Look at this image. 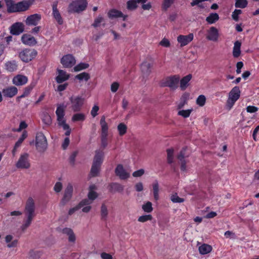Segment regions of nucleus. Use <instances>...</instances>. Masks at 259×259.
I'll return each instance as SVG.
<instances>
[{"instance_id":"nucleus-1","label":"nucleus","mask_w":259,"mask_h":259,"mask_svg":"<svg viewBox=\"0 0 259 259\" xmlns=\"http://www.w3.org/2000/svg\"><path fill=\"white\" fill-rule=\"evenodd\" d=\"M9 13H22L29 10L34 0H23L15 3L13 0H4Z\"/></svg>"},{"instance_id":"nucleus-2","label":"nucleus","mask_w":259,"mask_h":259,"mask_svg":"<svg viewBox=\"0 0 259 259\" xmlns=\"http://www.w3.org/2000/svg\"><path fill=\"white\" fill-rule=\"evenodd\" d=\"M88 3L87 0H74L68 6L67 11L69 13H80L87 9Z\"/></svg>"},{"instance_id":"nucleus-3","label":"nucleus","mask_w":259,"mask_h":259,"mask_svg":"<svg viewBox=\"0 0 259 259\" xmlns=\"http://www.w3.org/2000/svg\"><path fill=\"white\" fill-rule=\"evenodd\" d=\"M103 154L102 151H96V155L94 157L90 172L91 175L93 177L97 176L100 171L101 165L103 161Z\"/></svg>"},{"instance_id":"nucleus-4","label":"nucleus","mask_w":259,"mask_h":259,"mask_svg":"<svg viewBox=\"0 0 259 259\" xmlns=\"http://www.w3.org/2000/svg\"><path fill=\"white\" fill-rule=\"evenodd\" d=\"M37 55V52L34 49H25L19 53V57L22 61L28 62L34 59Z\"/></svg>"},{"instance_id":"nucleus-5","label":"nucleus","mask_w":259,"mask_h":259,"mask_svg":"<svg viewBox=\"0 0 259 259\" xmlns=\"http://www.w3.org/2000/svg\"><path fill=\"white\" fill-rule=\"evenodd\" d=\"M35 146L37 150L40 152H44L47 149V139L45 135L41 132L36 134Z\"/></svg>"},{"instance_id":"nucleus-6","label":"nucleus","mask_w":259,"mask_h":259,"mask_svg":"<svg viewBox=\"0 0 259 259\" xmlns=\"http://www.w3.org/2000/svg\"><path fill=\"white\" fill-rule=\"evenodd\" d=\"M180 76L179 75H174L165 78L163 82L164 87H168L172 89H176L178 87Z\"/></svg>"},{"instance_id":"nucleus-7","label":"nucleus","mask_w":259,"mask_h":259,"mask_svg":"<svg viewBox=\"0 0 259 259\" xmlns=\"http://www.w3.org/2000/svg\"><path fill=\"white\" fill-rule=\"evenodd\" d=\"M16 166L18 168L28 169L30 167L29 160V154L24 153L21 154L16 164Z\"/></svg>"},{"instance_id":"nucleus-8","label":"nucleus","mask_w":259,"mask_h":259,"mask_svg":"<svg viewBox=\"0 0 259 259\" xmlns=\"http://www.w3.org/2000/svg\"><path fill=\"white\" fill-rule=\"evenodd\" d=\"M35 204L33 199L31 197L28 198L27 199L25 210L24 213L27 217H34L35 214Z\"/></svg>"},{"instance_id":"nucleus-9","label":"nucleus","mask_w":259,"mask_h":259,"mask_svg":"<svg viewBox=\"0 0 259 259\" xmlns=\"http://www.w3.org/2000/svg\"><path fill=\"white\" fill-rule=\"evenodd\" d=\"M84 99L81 97L75 98L71 97L70 101L71 103V108L74 112L80 111L84 103Z\"/></svg>"},{"instance_id":"nucleus-10","label":"nucleus","mask_w":259,"mask_h":259,"mask_svg":"<svg viewBox=\"0 0 259 259\" xmlns=\"http://www.w3.org/2000/svg\"><path fill=\"white\" fill-rule=\"evenodd\" d=\"M61 63L65 68H71L76 63V60L72 55H65L61 59Z\"/></svg>"},{"instance_id":"nucleus-11","label":"nucleus","mask_w":259,"mask_h":259,"mask_svg":"<svg viewBox=\"0 0 259 259\" xmlns=\"http://www.w3.org/2000/svg\"><path fill=\"white\" fill-rule=\"evenodd\" d=\"M73 190V187L71 185L69 184L67 185L65 190L63 197L60 201V204L62 205H65L70 201L72 196Z\"/></svg>"},{"instance_id":"nucleus-12","label":"nucleus","mask_w":259,"mask_h":259,"mask_svg":"<svg viewBox=\"0 0 259 259\" xmlns=\"http://www.w3.org/2000/svg\"><path fill=\"white\" fill-rule=\"evenodd\" d=\"M193 33H189L187 35H180L177 38V40L182 47L190 43L193 39Z\"/></svg>"},{"instance_id":"nucleus-13","label":"nucleus","mask_w":259,"mask_h":259,"mask_svg":"<svg viewBox=\"0 0 259 259\" xmlns=\"http://www.w3.org/2000/svg\"><path fill=\"white\" fill-rule=\"evenodd\" d=\"M2 93L4 97L11 98L17 95L18 89L15 86H10L4 88L2 90Z\"/></svg>"},{"instance_id":"nucleus-14","label":"nucleus","mask_w":259,"mask_h":259,"mask_svg":"<svg viewBox=\"0 0 259 259\" xmlns=\"http://www.w3.org/2000/svg\"><path fill=\"white\" fill-rule=\"evenodd\" d=\"M41 19V15L35 14L31 15L26 18L25 22L28 25L36 26Z\"/></svg>"},{"instance_id":"nucleus-15","label":"nucleus","mask_w":259,"mask_h":259,"mask_svg":"<svg viewBox=\"0 0 259 259\" xmlns=\"http://www.w3.org/2000/svg\"><path fill=\"white\" fill-rule=\"evenodd\" d=\"M115 172L116 175L122 180H125L130 177V174L125 171L121 164H118L117 165L115 169Z\"/></svg>"},{"instance_id":"nucleus-16","label":"nucleus","mask_w":259,"mask_h":259,"mask_svg":"<svg viewBox=\"0 0 259 259\" xmlns=\"http://www.w3.org/2000/svg\"><path fill=\"white\" fill-rule=\"evenodd\" d=\"M208 34L206 36V38L208 40L216 41L218 40L219 34L217 28L212 26L209 30H207Z\"/></svg>"},{"instance_id":"nucleus-17","label":"nucleus","mask_w":259,"mask_h":259,"mask_svg":"<svg viewBox=\"0 0 259 259\" xmlns=\"http://www.w3.org/2000/svg\"><path fill=\"white\" fill-rule=\"evenodd\" d=\"M24 27L22 23H15L11 26L10 32L13 35H19L24 31Z\"/></svg>"},{"instance_id":"nucleus-18","label":"nucleus","mask_w":259,"mask_h":259,"mask_svg":"<svg viewBox=\"0 0 259 259\" xmlns=\"http://www.w3.org/2000/svg\"><path fill=\"white\" fill-rule=\"evenodd\" d=\"M58 2H54L52 5L53 8V15L58 23L61 25L63 23V19L61 16V14L57 9Z\"/></svg>"},{"instance_id":"nucleus-19","label":"nucleus","mask_w":259,"mask_h":259,"mask_svg":"<svg viewBox=\"0 0 259 259\" xmlns=\"http://www.w3.org/2000/svg\"><path fill=\"white\" fill-rule=\"evenodd\" d=\"M27 77L21 74H18L13 78V83L17 86L23 85L27 83Z\"/></svg>"},{"instance_id":"nucleus-20","label":"nucleus","mask_w":259,"mask_h":259,"mask_svg":"<svg viewBox=\"0 0 259 259\" xmlns=\"http://www.w3.org/2000/svg\"><path fill=\"white\" fill-rule=\"evenodd\" d=\"M21 40L23 44L29 46L35 45L37 42L33 36L28 34H23L22 36Z\"/></svg>"},{"instance_id":"nucleus-21","label":"nucleus","mask_w":259,"mask_h":259,"mask_svg":"<svg viewBox=\"0 0 259 259\" xmlns=\"http://www.w3.org/2000/svg\"><path fill=\"white\" fill-rule=\"evenodd\" d=\"M108 16L109 18L111 19L123 17V20L124 21L126 20L127 17V16L123 15V13L121 11L114 9H111L108 12Z\"/></svg>"},{"instance_id":"nucleus-22","label":"nucleus","mask_w":259,"mask_h":259,"mask_svg":"<svg viewBox=\"0 0 259 259\" xmlns=\"http://www.w3.org/2000/svg\"><path fill=\"white\" fill-rule=\"evenodd\" d=\"M58 72L59 75L56 78V81L58 83H61L69 79L70 75L67 74L65 71L58 69Z\"/></svg>"},{"instance_id":"nucleus-23","label":"nucleus","mask_w":259,"mask_h":259,"mask_svg":"<svg viewBox=\"0 0 259 259\" xmlns=\"http://www.w3.org/2000/svg\"><path fill=\"white\" fill-rule=\"evenodd\" d=\"M192 75L191 74L183 77L181 80L180 79V88L182 91L186 89L188 85V83L192 79Z\"/></svg>"},{"instance_id":"nucleus-24","label":"nucleus","mask_w":259,"mask_h":259,"mask_svg":"<svg viewBox=\"0 0 259 259\" xmlns=\"http://www.w3.org/2000/svg\"><path fill=\"white\" fill-rule=\"evenodd\" d=\"M65 107L62 105H59L57 107V110L56 111V114L57 116V121H62L63 120H65L64 116H65Z\"/></svg>"},{"instance_id":"nucleus-25","label":"nucleus","mask_w":259,"mask_h":259,"mask_svg":"<svg viewBox=\"0 0 259 259\" xmlns=\"http://www.w3.org/2000/svg\"><path fill=\"white\" fill-rule=\"evenodd\" d=\"M5 69L9 72H14L17 70L18 65L16 61H9L5 64Z\"/></svg>"},{"instance_id":"nucleus-26","label":"nucleus","mask_w":259,"mask_h":259,"mask_svg":"<svg viewBox=\"0 0 259 259\" xmlns=\"http://www.w3.org/2000/svg\"><path fill=\"white\" fill-rule=\"evenodd\" d=\"M240 96V91L238 87H234L229 93V97L237 101Z\"/></svg>"},{"instance_id":"nucleus-27","label":"nucleus","mask_w":259,"mask_h":259,"mask_svg":"<svg viewBox=\"0 0 259 259\" xmlns=\"http://www.w3.org/2000/svg\"><path fill=\"white\" fill-rule=\"evenodd\" d=\"M97 189V187L93 184L89 187V192L88 195V198L93 201L98 197V194L94 190Z\"/></svg>"},{"instance_id":"nucleus-28","label":"nucleus","mask_w":259,"mask_h":259,"mask_svg":"<svg viewBox=\"0 0 259 259\" xmlns=\"http://www.w3.org/2000/svg\"><path fill=\"white\" fill-rule=\"evenodd\" d=\"M100 125L101 126V135H108V126L105 120V117L103 116L100 120Z\"/></svg>"},{"instance_id":"nucleus-29","label":"nucleus","mask_w":259,"mask_h":259,"mask_svg":"<svg viewBox=\"0 0 259 259\" xmlns=\"http://www.w3.org/2000/svg\"><path fill=\"white\" fill-rule=\"evenodd\" d=\"M62 233L68 236L69 242H74L76 237L73 230L69 228H65L62 230Z\"/></svg>"},{"instance_id":"nucleus-30","label":"nucleus","mask_w":259,"mask_h":259,"mask_svg":"<svg viewBox=\"0 0 259 259\" xmlns=\"http://www.w3.org/2000/svg\"><path fill=\"white\" fill-rule=\"evenodd\" d=\"M13 238V236L11 235H7L5 237L6 242L8 243L7 246L9 248L15 247L18 244V240L17 239L12 241Z\"/></svg>"},{"instance_id":"nucleus-31","label":"nucleus","mask_w":259,"mask_h":259,"mask_svg":"<svg viewBox=\"0 0 259 259\" xmlns=\"http://www.w3.org/2000/svg\"><path fill=\"white\" fill-rule=\"evenodd\" d=\"M212 249L211 245L205 243L199 247V251L201 254H206L209 253Z\"/></svg>"},{"instance_id":"nucleus-32","label":"nucleus","mask_w":259,"mask_h":259,"mask_svg":"<svg viewBox=\"0 0 259 259\" xmlns=\"http://www.w3.org/2000/svg\"><path fill=\"white\" fill-rule=\"evenodd\" d=\"M241 43L239 41H236L234 44V46L233 50V55L234 58H238L241 54Z\"/></svg>"},{"instance_id":"nucleus-33","label":"nucleus","mask_w":259,"mask_h":259,"mask_svg":"<svg viewBox=\"0 0 259 259\" xmlns=\"http://www.w3.org/2000/svg\"><path fill=\"white\" fill-rule=\"evenodd\" d=\"M219 19V15L217 13H211L206 19V21L209 24L215 23Z\"/></svg>"},{"instance_id":"nucleus-34","label":"nucleus","mask_w":259,"mask_h":259,"mask_svg":"<svg viewBox=\"0 0 259 259\" xmlns=\"http://www.w3.org/2000/svg\"><path fill=\"white\" fill-rule=\"evenodd\" d=\"M58 124L63 128L64 130L66 131L65 135L69 136L71 133V129L69 127V125L66 123V120H63L62 121H58Z\"/></svg>"},{"instance_id":"nucleus-35","label":"nucleus","mask_w":259,"mask_h":259,"mask_svg":"<svg viewBox=\"0 0 259 259\" xmlns=\"http://www.w3.org/2000/svg\"><path fill=\"white\" fill-rule=\"evenodd\" d=\"M153 195L154 199L157 200L159 199V185L157 181H155L152 184Z\"/></svg>"},{"instance_id":"nucleus-36","label":"nucleus","mask_w":259,"mask_h":259,"mask_svg":"<svg viewBox=\"0 0 259 259\" xmlns=\"http://www.w3.org/2000/svg\"><path fill=\"white\" fill-rule=\"evenodd\" d=\"M75 78L80 81L84 80L85 81H87L90 78V75L88 73L82 72L76 75L75 76Z\"/></svg>"},{"instance_id":"nucleus-37","label":"nucleus","mask_w":259,"mask_h":259,"mask_svg":"<svg viewBox=\"0 0 259 259\" xmlns=\"http://www.w3.org/2000/svg\"><path fill=\"white\" fill-rule=\"evenodd\" d=\"M108 212L107 207L105 204H102L101 207V219L104 221H106L107 217L108 215Z\"/></svg>"},{"instance_id":"nucleus-38","label":"nucleus","mask_w":259,"mask_h":259,"mask_svg":"<svg viewBox=\"0 0 259 259\" xmlns=\"http://www.w3.org/2000/svg\"><path fill=\"white\" fill-rule=\"evenodd\" d=\"M85 119V116L83 113H76L72 117V120L74 122L79 121H84Z\"/></svg>"},{"instance_id":"nucleus-39","label":"nucleus","mask_w":259,"mask_h":259,"mask_svg":"<svg viewBox=\"0 0 259 259\" xmlns=\"http://www.w3.org/2000/svg\"><path fill=\"white\" fill-rule=\"evenodd\" d=\"M89 64L86 63H80L78 64V65L74 66L73 68L74 71L77 72L81 71L83 69H87L89 68Z\"/></svg>"},{"instance_id":"nucleus-40","label":"nucleus","mask_w":259,"mask_h":259,"mask_svg":"<svg viewBox=\"0 0 259 259\" xmlns=\"http://www.w3.org/2000/svg\"><path fill=\"white\" fill-rule=\"evenodd\" d=\"M189 94L185 93L181 97V102L178 105V108L181 109L184 107L185 104H187V100L189 97Z\"/></svg>"},{"instance_id":"nucleus-41","label":"nucleus","mask_w":259,"mask_h":259,"mask_svg":"<svg viewBox=\"0 0 259 259\" xmlns=\"http://www.w3.org/2000/svg\"><path fill=\"white\" fill-rule=\"evenodd\" d=\"M247 0H236L235 6L236 8L243 9L247 7Z\"/></svg>"},{"instance_id":"nucleus-42","label":"nucleus","mask_w":259,"mask_h":259,"mask_svg":"<svg viewBox=\"0 0 259 259\" xmlns=\"http://www.w3.org/2000/svg\"><path fill=\"white\" fill-rule=\"evenodd\" d=\"M174 149L172 148L167 149V162L169 164L172 163L174 159Z\"/></svg>"},{"instance_id":"nucleus-43","label":"nucleus","mask_w":259,"mask_h":259,"mask_svg":"<svg viewBox=\"0 0 259 259\" xmlns=\"http://www.w3.org/2000/svg\"><path fill=\"white\" fill-rule=\"evenodd\" d=\"M137 2L136 0H130L127 2V9L129 10H135L138 6L137 5Z\"/></svg>"},{"instance_id":"nucleus-44","label":"nucleus","mask_w":259,"mask_h":259,"mask_svg":"<svg viewBox=\"0 0 259 259\" xmlns=\"http://www.w3.org/2000/svg\"><path fill=\"white\" fill-rule=\"evenodd\" d=\"M43 122L46 125H49L52 123L51 116L47 113H44L42 118Z\"/></svg>"},{"instance_id":"nucleus-45","label":"nucleus","mask_w":259,"mask_h":259,"mask_svg":"<svg viewBox=\"0 0 259 259\" xmlns=\"http://www.w3.org/2000/svg\"><path fill=\"white\" fill-rule=\"evenodd\" d=\"M142 209L145 212L147 213L151 212L153 210L152 203L150 201H148L146 203L143 205Z\"/></svg>"},{"instance_id":"nucleus-46","label":"nucleus","mask_w":259,"mask_h":259,"mask_svg":"<svg viewBox=\"0 0 259 259\" xmlns=\"http://www.w3.org/2000/svg\"><path fill=\"white\" fill-rule=\"evenodd\" d=\"M117 127L120 136H123L126 133L127 127L124 123H121L119 124Z\"/></svg>"},{"instance_id":"nucleus-47","label":"nucleus","mask_w":259,"mask_h":259,"mask_svg":"<svg viewBox=\"0 0 259 259\" xmlns=\"http://www.w3.org/2000/svg\"><path fill=\"white\" fill-rule=\"evenodd\" d=\"M170 199L174 203H181L184 201V199L179 197L176 193L171 196Z\"/></svg>"},{"instance_id":"nucleus-48","label":"nucleus","mask_w":259,"mask_h":259,"mask_svg":"<svg viewBox=\"0 0 259 259\" xmlns=\"http://www.w3.org/2000/svg\"><path fill=\"white\" fill-rule=\"evenodd\" d=\"M33 219V217H27V220L24 222V224L22 225L21 228L23 231L26 229L31 224V222Z\"/></svg>"},{"instance_id":"nucleus-49","label":"nucleus","mask_w":259,"mask_h":259,"mask_svg":"<svg viewBox=\"0 0 259 259\" xmlns=\"http://www.w3.org/2000/svg\"><path fill=\"white\" fill-rule=\"evenodd\" d=\"M192 110H182L178 112V115H181L184 118H187L189 117Z\"/></svg>"},{"instance_id":"nucleus-50","label":"nucleus","mask_w":259,"mask_h":259,"mask_svg":"<svg viewBox=\"0 0 259 259\" xmlns=\"http://www.w3.org/2000/svg\"><path fill=\"white\" fill-rule=\"evenodd\" d=\"M206 102V98L204 95H200L197 99L196 103L200 106L204 105Z\"/></svg>"},{"instance_id":"nucleus-51","label":"nucleus","mask_w":259,"mask_h":259,"mask_svg":"<svg viewBox=\"0 0 259 259\" xmlns=\"http://www.w3.org/2000/svg\"><path fill=\"white\" fill-rule=\"evenodd\" d=\"M152 219V217L151 214L144 215L140 217L138 219V221L144 223L147 221H151Z\"/></svg>"},{"instance_id":"nucleus-52","label":"nucleus","mask_w":259,"mask_h":259,"mask_svg":"<svg viewBox=\"0 0 259 259\" xmlns=\"http://www.w3.org/2000/svg\"><path fill=\"white\" fill-rule=\"evenodd\" d=\"M241 13L242 11L241 10L235 9L232 15L233 19L235 21H238L239 20V15Z\"/></svg>"},{"instance_id":"nucleus-53","label":"nucleus","mask_w":259,"mask_h":259,"mask_svg":"<svg viewBox=\"0 0 259 259\" xmlns=\"http://www.w3.org/2000/svg\"><path fill=\"white\" fill-rule=\"evenodd\" d=\"M236 101L233 99L228 98L226 103V109L230 110Z\"/></svg>"},{"instance_id":"nucleus-54","label":"nucleus","mask_w":259,"mask_h":259,"mask_svg":"<svg viewBox=\"0 0 259 259\" xmlns=\"http://www.w3.org/2000/svg\"><path fill=\"white\" fill-rule=\"evenodd\" d=\"M175 1V0H164L162 5L163 9L164 10H166L169 7H170Z\"/></svg>"},{"instance_id":"nucleus-55","label":"nucleus","mask_w":259,"mask_h":259,"mask_svg":"<svg viewBox=\"0 0 259 259\" xmlns=\"http://www.w3.org/2000/svg\"><path fill=\"white\" fill-rule=\"evenodd\" d=\"M92 203V201L90 200L89 198L88 199H84L82 200H81L78 205L80 206V208H81L84 205H87L91 204Z\"/></svg>"},{"instance_id":"nucleus-56","label":"nucleus","mask_w":259,"mask_h":259,"mask_svg":"<svg viewBox=\"0 0 259 259\" xmlns=\"http://www.w3.org/2000/svg\"><path fill=\"white\" fill-rule=\"evenodd\" d=\"M103 21V18L102 17L99 16L95 19L92 26L94 27H97L100 25V23Z\"/></svg>"},{"instance_id":"nucleus-57","label":"nucleus","mask_w":259,"mask_h":259,"mask_svg":"<svg viewBox=\"0 0 259 259\" xmlns=\"http://www.w3.org/2000/svg\"><path fill=\"white\" fill-rule=\"evenodd\" d=\"M77 153H78L77 151L73 152L69 157L70 163L72 165L74 164L75 158L77 155Z\"/></svg>"},{"instance_id":"nucleus-58","label":"nucleus","mask_w":259,"mask_h":259,"mask_svg":"<svg viewBox=\"0 0 259 259\" xmlns=\"http://www.w3.org/2000/svg\"><path fill=\"white\" fill-rule=\"evenodd\" d=\"M99 107L97 105H95L93 107V108L91 110V113L93 117H96L98 115L97 112L99 111Z\"/></svg>"},{"instance_id":"nucleus-59","label":"nucleus","mask_w":259,"mask_h":259,"mask_svg":"<svg viewBox=\"0 0 259 259\" xmlns=\"http://www.w3.org/2000/svg\"><path fill=\"white\" fill-rule=\"evenodd\" d=\"M27 127V124L25 121H21L20 123L19 127L15 131L17 132H21L22 130L25 129Z\"/></svg>"},{"instance_id":"nucleus-60","label":"nucleus","mask_w":259,"mask_h":259,"mask_svg":"<svg viewBox=\"0 0 259 259\" xmlns=\"http://www.w3.org/2000/svg\"><path fill=\"white\" fill-rule=\"evenodd\" d=\"M186 150V148H183L182 150L180 151L179 154L178 156V158L180 161H182L183 160H184L185 158V151Z\"/></svg>"},{"instance_id":"nucleus-61","label":"nucleus","mask_w":259,"mask_h":259,"mask_svg":"<svg viewBox=\"0 0 259 259\" xmlns=\"http://www.w3.org/2000/svg\"><path fill=\"white\" fill-rule=\"evenodd\" d=\"M160 45L161 46L164 47H169L170 46L169 41L166 38H163L162 40L160 42Z\"/></svg>"},{"instance_id":"nucleus-62","label":"nucleus","mask_w":259,"mask_h":259,"mask_svg":"<svg viewBox=\"0 0 259 259\" xmlns=\"http://www.w3.org/2000/svg\"><path fill=\"white\" fill-rule=\"evenodd\" d=\"M144 174V170L143 169H140L138 170L135 171L133 174V176L134 177H139L142 176Z\"/></svg>"},{"instance_id":"nucleus-63","label":"nucleus","mask_w":259,"mask_h":259,"mask_svg":"<svg viewBox=\"0 0 259 259\" xmlns=\"http://www.w3.org/2000/svg\"><path fill=\"white\" fill-rule=\"evenodd\" d=\"M62 185L60 182H57L54 186V190L56 192H59L61 191Z\"/></svg>"},{"instance_id":"nucleus-64","label":"nucleus","mask_w":259,"mask_h":259,"mask_svg":"<svg viewBox=\"0 0 259 259\" xmlns=\"http://www.w3.org/2000/svg\"><path fill=\"white\" fill-rule=\"evenodd\" d=\"M101 256L102 258V259H112V256L107 253L106 252H103L101 254Z\"/></svg>"}]
</instances>
